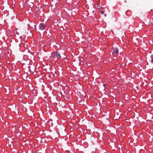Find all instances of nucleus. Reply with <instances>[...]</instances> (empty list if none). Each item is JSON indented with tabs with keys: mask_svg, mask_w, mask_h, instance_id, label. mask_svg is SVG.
Wrapping results in <instances>:
<instances>
[{
	"mask_svg": "<svg viewBox=\"0 0 153 153\" xmlns=\"http://www.w3.org/2000/svg\"><path fill=\"white\" fill-rule=\"evenodd\" d=\"M53 56L54 58H59L61 57L60 54L57 52H54L53 53Z\"/></svg>",
	"mask_w": 153,
	"mask_h": 153,
	"instance_id": "nucleus-1",
	"label": "nucleus"
},
{
	"mask_svg": "<svg viewBox=\"0 0 153 153\" xmlns=\"http://www.w3.org/2000/svg\"><path fill=\"white\" fill-rule=\"evenodd\" d=\"M39 27L40 30H43L45 28V25L44 23H41L39 25Z\"/></svg>",
	"mask_w": 153,
	"mask_h": 153,
	"instance_id": "nucleus-2",
	"label": "nucleus"
},
{
	"mask_svg": "<svg viewBox=\"0 0 153 153\" xmlns=\"http://www.w3.org/2000/svg\"><path fill=\"white\" fill-rule=\"evenodd\" d=\"M118 53V50L117 49L114 48L112 53L114 55H117Z\"/></svg>",
	"mask_w": 153,
	"mask_h": 153,
	"instance_id": "nucleus-3",
	"label": "nucleus"
},
{
	"mask_svg": "<svg viewBox=\"0 0 153 153\" xmlns=\"http://www.w3.org/2000/svg\"><path fill=\"white\" fill-rule=\"evenodd\" d=\"M100 12L102 14H103L104 13V12L103 11H100Z\"/></svg>",
	"mask_w": 153,
	"mask_h": 153,
	"instance_id": "nucleus-4",
	"label": "nucleus"
},
{
	"mask_svg": "<svg viewBox=\"0 0 153 153\" xmlns=\"http://www.w3.org/2000/svg\"><path fill=\"white\" fill-rule=\"evenodd\" d=\"M111 31L112 32V34H114V33L113 31L112 30H111Z\"/></svg>",
	"mask_w": 153,
	"mask_h": 153,
	"instance_id": "nucleus-5",
	"label": "nucleus"
},
{
	"mask_svg": "<svg viewBox=\"0 0 153 153\" xmlns=\"http://www.w3.org/2000/svg\"><path fill=\"white\" fill-rule=\"evenodd\" d=\"M104 16H106V14H104Z\"/></svg>",
	"mask_w": 153,
	"mask_h": 153,
	"instance_id": "nucleus-6",
	"label": "nucleus"
},
{
	"mask_svg": "<svg viewBox=\"0 0 153 153\" xmlns=\"http://www.w3.org/2000/svg\"><path fill=\"white\" fill-rule=\"evenodd\" d=\"M152 61H153V60L152 59L151 60Z\"/></svg>",
	"mask_w": 153,
	"mask_h": 153,
	"instance_id": "nucleus-7",
	"label": "nucleus"
}]
</instances>
